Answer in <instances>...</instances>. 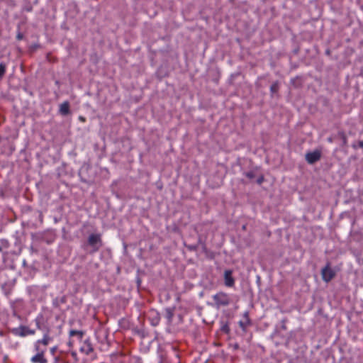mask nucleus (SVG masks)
I'll list each match as a JSON object with an SVG mask.
<instances>
[{
	"instance_id": "f257e3e1",
	"label": "nucleus",
	"mask_w": 363,
	"mask_h": 363,
	"mask_svg": "<svg viewBox=\"0 0 363 363\" xmlns=\"http://www.w3.org/2000/svg\"><path fill=\"white\" fill-rule=\"evenodd\" d=\"M102 245L103 242L101 235L98 233H93L89 235L86 243L83 245L82 247L85 250H87L88 247H90V250L88 251V252L90 254H94L98 252Z\"/></svg>"
},
{
	"instance_id": "f03ea898",
	"label": "nucleus",
	"mask_w": 363,
	"mask_h": 363,
	"mask_svg": "<svg viewBox=\"0 0 363 363\" xmlns=\"http://www.w3.org/2000/svg\"><path fill=\"white\" fill-rule=\"evenodd\" d=\"M212 298L215 303L216 307L218 308L221 306H227L231 302V299L229 295L222 291L216 294L213 296Z\"/></svg>"
},
{
	"instance_id": "7ed1b4c3",
	"label": "nucleus",
	"mask_w": 363,
	"mask_h": 363,
	"mask_svg": "<svg viewBox=\"0 0 363 363\" xmlns=\"http://www.w3.org/2000/svg\"><path fill=\"white\" fill-rule=\"evenodd\" d=\"M11 332L13 335L19 337L33 335L35 333V330L30 329L26 325H20L18 328H13Z\"/></svg>"
},
{
	"instance_id": "20e7f679",
	"label": "nucleus",
	"mask_w": 363,
	"mask_h": 363,
	"mask_svg": "<svg viewBox=\"0 0 363 363\" xmlns=\"http://www.w3.org/2000/svg\"><path fill=\"white\" fill-rule=\"evenodd\" d=\"M321 275L324 281L329 282L335 277V272L330 268V264L328 263L327 265L322 269Z\"/></svg>"
},
{
	"instance_id": "39448f33",
	"label": "nucleus",
	"mask_w": 363,
	"mask_h": 363,
	"mask_svg": "<svg viewBox=\"0 0 363 363\" xmlns=\"http://www.w3.org/2000/svg\"><path fill=\"white\" fill-rule=\"evenodd\" d=\"M321 152L320 150H314L306 154V160L308 164H313L320 160Z\"/></svg>"
},
{
	"instance_id": "423d86ee",
	"label": "nucleus",
	"mask_w": 363,
	"mask_h": 363,
	"mask_svg": "<svg viewBox=\"0 0 363 363\" xmlns=\"http://www.w3.org/2000/svg\"><path fill=\"white\" fill-rule=\"evenodd\" d=\"M93 351H94V347L92 346L91 341L89 339L85 340L83 342L82 346L80 348V352L86 355H89Z\"/></svg>"
},
{
	"instance_id": "0eeeda50",
	"label": "nucleus",
	"mask_w": 363,
	"mask_h": 363,
	"mask_svg": "<svg viewBox=\"0 0 363 363\" xmlns=\"http://www.w3.org/2000/svg\"><path fill=\"white\" fill-rule=\"evenodd\" d=\"M225 284L228 287H232L235 284V280L232 277L231 270H225L224 272Z\"/></svg>"
},
{
	"instance_id": "6e6552de",
	"label": "nucleus",
	"mask_w": 363,
	"mask_h": 363,
	"mask_svg": "<svg viewBox=\"0 0 363 363\" xmlns=\"http://www.w3.org/2000/svg\"><path fill=\"white\" fill-rule=\"evenodd\" d=\"M32 363H47L48 360L45 354L35 353L30 359Z\"/></svg>"
},
{
	"instance_id": "1a4fd4ad",
	"label": "nucleus",
	"mask_w": 363,
	"mask_h": 363,
	"mask_svg": "<svg viewBox=\"0 0 363 363\" xmlns=\"http://www.w3.org/2000/svg\"><path fill=\"white\" fill-rule=\"evenodd\" d=\"M251 322L249 318L248 312H245L244 313V320H241L239 322V325L242 328L244 331H245L247 326L250 325Z\"/></svg>"
},
{
	"instance_id": "9d476101",
	"label": "nucleus",
	"mask_w": 363,
	"mask_h": 363,
	"mask_svg": "<svg viewBox=\"0 0 363 363\" xmlns=\"http://www.w3.org/2000/svg\"><path fill=\"white\" fill-rule=\"evenodd\" d=\"M59 112L62 116H67L70 113L69 104L68 101H65L60 104Z\"/></svg>"
},
{
	"instance_id": "9b49d317",
	"label": "nucleus",
	"mask_w": 363,
	"mask_h": 363,
	"mask_svg": "<svg viewBox=\"0 0 363 363\" xmlns=\"http://www.w3.org/2000/svg\"><path fill=\"white\" fill-rule=\"evenodd\" d=\"M52 337L49 335V334L47 333L44 334L43 337L41 340H38L36 342H39L40 345H42L45 347V349H47L48 345L51 342Z\"/></svg>"
},
{
	"instance_id": "f8f14e48",
	"label": "nucleus",
	"mask_w": 363,
	"mask_h": 363,
	"mask_svg": "<svg viewBox=\"0 0 363 363\" xmlns=\"http://www.w3.org/2000/svg\"><path fill=\"white\" fill-rule=\"evenodd\" d=\"M34 351L35 352V353L45 354L47 349H45V347L43 346L42 345H40L39 342H35L34 343Z\"/></svg>"
},
{
	"instance_id": "ddd939ff",
	"label": "nucleus",
	"mask_w": 363,
	"mask_h": 363,
	"mask_svg": "<svg viewBox=\"0 0 363 363\" xmlns=\"http://www.w3.org/2000/svg\"><path fill=\"white\" fill-rule=\"evenodd\" d=\"M174 317V310L171 308L165 309V318L169 323H171Z\"/></svg>"
},
{
	"instance_id": "4468645a",
	"label": "nucleus",
	"mask_w": 363,
	"mask_h": 363,
	"mask_svg": "<svg viewBox=\"0 0 363 363\" xmlns=\"http://www.w3.org/2000/svg\"><path fill=\"white\" fill-rule=\"evenodd\" d=\"M70 337L77 335L79 340H82L84 333L82 330H71L69 333Z\"/></svg>"
},
{
	"instance_id": "2eb2a0df",
	"label": "nucleus",
	"mask_w": 363,
	"mask_h": 363,
	"mask_svg": "<svg viewBox=\"0 0 363 363\" xmlns=\"http://www.w3.org/2000/svg\"><path fill=\"white\" fill-rule=\"evenodd\" d=\"M279 89V84L278 82H274L270 86V91L272 94H276Z\"/></svg>"
},
{
	"instance_id": "dca6fc26",
	"label": "nucleus",
	"mask_w": 363,
	"mask_h": 363,
	"mask_svg": "<svg viewBox=\"0 0 363 363\" xmlns=\"http://www.w3.org/2000/svg\"><path fill=\"white\" fill-rule=\"evenodd\" d=\"M6 72V65L4 63L0 64V79L3 77Z\"/></svg>"
},
{
	"instance_id": "f3484780",
	"label": "nucleus",
	"mask_w": 363,
	"mask_h": 363,
	"mask_svg": "<svg viewBox=\"0 0 363 363\" xmlns=\"http://www.w3.org/2000/svg\"><path fill=\"white\" fill-rule=\"evenodd\" d=\"M245 175L250 179H252L255 177V174L253 171L245 172Z\"/></svg>"
},
{
	"instance_id": "a211bd4d",
	"label": "nucleus",
	"mask_w": 363,
	"mask_h": 363,
	"mask_svg": "<svg viewBox=\"0 0 363 363\" xmlns=\"http://www.w3.org/2000/svg\"><path fill=\"white\" fill-rule=\"evenodd\" d=\"M186 247L191 251H195L197 250V245H188Z\"/></svg>"
},
{
	"instance_id": "6ab92c4d",
	"label": "nucleus",
	"mask_w": 363,
	"mask_h": 363,
	"mask_svg": "<svg viewBox=\"0 0 363 363\" xmlns=\"http://www.w3.org/2000/svg\"><path fill=\"white\" fill-rule=\"evenodd\" d=\"M263 181H264L263 177H260L259 179H257V182L259 184H261L263 182Z\"/></svg>"
},
{
	"instance_id": "aec40b11",
	"label": "nucleus",
	"mask_w": 363,
	"mask_h": 363,
	"mask_svg": "<svg viewBox=\"0 0 363 363\" xmlns=\"http://www.w3.org/2000/svg\"><path fill=\"white\" fill-rule=\"evenodd\" d=\"M359 146L361 148H363V140L359 142Z\"/></svg>"
},
{
	"instance_id": "412c9836",
	"label": "nucleus",
	"mask_w": 363,
	"mask_h": 363,
	"mask_svg": "<svg viewBox=\"0 0 363 363\" xmlns=\"http://www.w3.org/2000/svg\"><path fill=\"white\" fill-rule=\"evenodd\" d=\"M79 119L82 121V122H84L85 121V118L83 117V116H79Z\"/></svg>"
},
{
	"instance_id": "4be33fe9",
	"label": "nucleus",
	"mask_w": 363,
	"mask_h": 363,
	"mask_svg": "<svg viewBox=\"0 0 363 363\" xmlns=\"http://www.w3.org/2000/svg\"><path fill=\"white\" fill-rule=\"evenodd\" d=\"M22 38H23V35H22V34H21V33H19V34L17 35V38H18V40L22 39Z\"/></svg>"
},
{
	"instance_id": "5701e85b",
	"label": "nucleus",
	"mask_w": 363,
	"mask_h": 363,
	"mask_svg": "<svg viewBox=\"0 0 363 363\" xmlns=\"http://www.w3.org/2000/svg\"><path fill=\"white\" fill-rule=\"evenodd\" d=\"M328 141H329V142H332V139H331V138H329V139H328Z\"/></svg>"
}]
</instances>
